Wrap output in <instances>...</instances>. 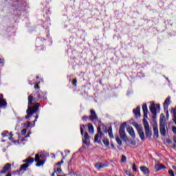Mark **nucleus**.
Wrapping results in <instances>:
<instances>
[{"instance_id": "nucleus-4", "label": "nucleus", "mask_w": 176, "mask_h": 176, "mask_svg": "<svg viewBox=\"0 0 176 176\" xmlns=\"http://www.w3.org/2000/svg\"><path fill=\"white\" fill-rule=\"evenodd\" d=\"M23 163H26L24 164H22L20 167V171H25L27 168H28L30 164L34 163V158L30 157L29 159H26L23 160Z\"/></svg>"}, {"instance_id": "nucleus-35", "label": "nucleus", "mask_w": 176, "mask_h": 176, "mask_svg": "<svg viewBox=\"0 0 176 176\" xmlns=\"http://www.w3.org/2000/svg\"><path fill=\"white\" fill-rule=\"evenodd\" d=\"M27 134V129H24L21 131V135H25Z\"/></svg>"}, {"instance_id": "nucleus-26", "label": "nucleus", "mask_w": 176, "mask_h": 176, "mask_svg": "<svg viewBox=\"0 0 176 176\" xmlns=\"http://www.w3.org/2000/svg\"><path fill=\"white\" fill-rule=\"evenodd\" d=\"M80 133L81 135H83V133H85V125H80Z\"/></svg>"}, {"instance_id": "nucleus-33", "label": "nucleus", "mask_w": 176, "mask_h": 176, "mask_svg": "<svg viewBox=\"0 0 176 176\" xmlns=\"http://www.w3.org/2000/svg\"><path fill=\"white\" fill-rule=\"evenodd\" d=\"M168 174H169L170 176H175V175L174 174V170H173L172 169H170V170H168Z\"/></svg>"}, {"instance_id": "nucleus-52", "label": "nucleus", "mask_w": 176, "mask_h": 176, "mask_svg": "<svg viewBox=\"0 0 176 176\" xmlns=\"http://www.w3.org/2000/svg\"><path fill=\"white\" fill-rule=\"evenodd\" d=\"M166 115H167V116H168V110H166Z\"/></svg>"}, {"instance_id": "nucleus-38", "label": "nucleus", "mask_w": 176, "mask_h": 176, "mask_svg": "<svg viewBox=\"0 0 176 176\" xmlns=\"http://www.w3.org/2000/svg\"><path fill=\"white\" fill-rule=\"evenodd\" d=\"M125 173H126V175L134 176V175H133V173H131V171L126 170Z\"/></svg>"}, {"instance_id": "nucleus-51", "label": "nucleus", "mask_w": 176, "mask_h": 176, "mask_svg": "<svg viewBox=\"0 0 176 176\" xmlns=\"http://www.w3.org/2000/svg\"><path fill=\"white\" fill-rule=\"evenodd\" d=\"M3 63V60H2V59L0 58V63Z\"/></svg>"}, {"instance_id": "nucleus-47", "label": "nucleus", "mask_w": 176, "mask_h": 176, "mask_svg": "<svg viewBox=\"0 0 176 176\" xmlns=\"http://www.w3.org/2000/svg\"><path fill=\"white\" fill-rule=\"evenodd\" d=\"M57 171L54 170V173L52 174V176H54L56 174Z\"/></svg>"}, {"instance_id": "nucleus-18", "label": "nucleus", "mask_w": 176, "mask_h": 176, "mask_svg": "<svg viewBox=\"0 0 176 176\" xmlns=\"http://www.w3.org/2000/svg\"><path fill=\"white\" fill-rule=\"evenodd\" d=\"M155 168L156 171H160V170H164V168H166V166L162 164H157L155 166Z\"/></svg>"}, {"instance_id": "nucleus-49", "label": "nucleus", "mask_w": 176, "mask_h": 176, "mask_svg": "<svg viewBox=\"0 0 176 176\" xmlns=\"http://www.w3.org/2000/svg\"><path fill=\"white\" fill-rule=\"evenodd\" d=\"M173 149H175V148H176V144H174V145L173 146Z\"/></svg>"}, {"instance_id": "nucleus-45", "label": "nucleus", "mask_w": 176, "mask_h": 176, "mask_svg": "<svg viewBox=\"0 0 176 176\" xmlns=\"http://www.w3.org/2000/svg\"><path fill=\"white\" fill-rule=\"evenodd\" d=\"M36 119H38V115L35 116V120H34V126H35V122H36Z\"/></svg>"}, {"instance_id": "nucleus-3", "label": "nucleus", "mask_w": 176, "mask_h": 176, "mask_svg": "<svg viewBox=\"0 0 176 176\" xmlns=\"http://www.w3.org/2000/svg\"><path fill=\"white\" fill-rule=\"evenodd\" d=\"M143 125L146 133V137H147V138H151L152 137V131H151V127H149V122H148V120L145 118L143 119Z\"/></svg>"}, {"instance_id": "nucleus-36", "label": "nucleus", "mask_w": 176, "mask_h": 176, "mask_svg": "<svg viewBox=\"0 0 176 176\" xmlns=\"http://www.w3.org/2000/svg\"><path fill=\"white\" fill-rule=\"evenodd\" d=\"M87 119H89V117L87 116H84L82 117V120H83L84 122H86Z\"/></svg>"}, {"instance_id": "nucleus-48", "label": "nucleus", "mask_w": 176, "mask_h": 176, "mask_svg": "<svg viewBox=\"0 0 176 176\" xmlns=\"http://www.w3.org/2000/svg\"><path fill=\"white\" fill-rule=\"evenodd\" d=\"M172 167H173V170H176V166H173Z\"/></svg>"}, {"instance_id": "nucleus-23", "label": "nucleus", "mask_w": 176, "mask_h": 176, "mask_svg": "<svg viewBox=\"0 0 176 176\" xmlns=\"http://www.w3.org/2000/svg\"><path fill=\"white\" fill-rule=\"evenodd\" d=\"M172 113L173 114V122L176 124V109L175 108H174L172 110Z\"/></svg>"}, {"instance_id": "nucleus-32", "label": "nucleus", "mask_w": 176, "mask_h": 176, "mask_svg": "<svg viewBox=\"0 0 176 176\" xmlns=\"http://www.w3.org/2000/svg\"><path fill=\"white\" fill-rule=\"evenodd\" d=\"M55 171H56V174H61L63 170L61 169L60 167H59V168H58L56 169V170H55Z\"/></svg>"}, {"instance_id": "nucleus-25", "label": "nucleus", "mask_w": 176, "mask_h": 176, "mask_svg": "<svg viewBox=\"0 0 176 176\" xmlns=\"http://www.w3.org/2000/svg\"><path fill=\"white\" fill-rule=\"evenodd\" d=\"M103 144H104L106 146H109V140H108V139L103 140Z\"/></svg>"}, {"instance_id": "nucleus-17", "label": "nucleus", "mask_w": 176, "mask_h": 176, "mask_svg": "<svg viewBox=\"0 0 176 176\" xmlns=\"http://www.w3.org/2000/svg\"><path fill=\"white\" fill-rule=\"evenodd\" d=\"M3 95L0 96V108H2V107H6L8 103H6V101L3 99Z\"/></svg>"}, {"instance_id": "nucleus-14", "label": "nucleus", "mask_w": 176, "mask_h": 176, "mask_svg": "<svg viewBox=\"0 0 176 176\" xmlns=\"http://www.w3.org/2000/svg\"><path fill=\"white\" fill-rule=\"evenodd\" d=\"M170 97L166 98L164 102V111H168V105H170Z\"/></svg>"}, {"instance_id": "nucleus-21", "label": "nucleus", "mask_w": 176, "mask_h": 176, "mask_svg": "<svg viewBox=\"0 0 176 176\" xmlns=\"http://www.w3.org/2000/svg\"><path fill=\"white\" fill-rule=\"evenodd\" d=\"M153 131L155 137H156V138H159V129L157 128V126H154Z\"/></svg>"}, {"instance_id": "nucleus-2", "label": "nucleus", "mask_w": 176, "mask_h": 176, "mask_svg": "<svg viewBox=\"0 0 176 176\" xmlns=\"http://www.w3.org/2000/svg\"><path fill=\"white\" fill-rule=\"evenodd\" d=\"M34 161L36 162V167H41V166H43V163H45V153L36 154Z\"/></svg>"}, {"instance_id": "nucleus-37", "label": "nucleus", "mask_w": 176, "mask_h": 176, "mask_svg": "<svg viewBox=\"0 0 176 176\" xmlns=\"http://www.w3.org/2000/svg\"><path fill=\"white\" fill-rule=\"evenodd\" d=\"M25 127H30L31 126V122H28L24 124Z\"/></svg>"}, {"instance_id": "nucleus-29", "label": "nucleus", "mask_w": 176, "mask_h": 176, "mask_svg": "<svg viewBox=\"0 0 176 176\" xmlns=\"http://www.w3.org/2000/svg\"><path fill=\"white\" fill-rule=\"evenodd\" d=\"M132 169L133 171H135V173H137L138 169H137V165L135 164H133Z\"/></svg>"}, {"instance_id": "nucleus-12", "label": "nucleus", "mask_w": 176, "mask_h": 176, "mask_svg": "<svg viewBox=\"0 0 176 176\" xmlns=\"http://www.w3.org/2000/svg\"><path fill=\"white\" fill-rule=\"evenodd\" d=\"M126 131L132 138H135V132H134V129H133V126H128L126 128Z\"/></svg>"}, {"instance_id": "nucleus-50", "label": "nucleus", "mask_w": 176, "mask_h": 176, "mask_svg": "<svg viewBox=\"0 0 176 176\" xmlns=\"http://www.w3.org/2000/svg\"><path fill=\"white\" fill-rule=\"evenodd\" d=\"M6 176H12V174L8 173V174L6 175Z\"/></svg>"}, {"instance_id": "nucleus-41", "label": "nucleus", "mask_w": 176, "mask_h": 176, "mask_svg": "<svg viewBox=\"0 0 176 176\" xmlns=\"http://www.w3.org/2000/svg\"><path fill=\"white\" fill-rule=\"evenodd\" d=\"M63 163H64V161L61 160L60 162L56 163V166H60V164H63Z\"/></svg>"}, {"instance_id": "nucleus-44", "label": "nucleus", "mask_w": 176, "mask_h": 176, "mask_svg": "<svg viewBox=\"0 0 176 176\" xmlns=\"http://www.w3.org/2000/svg\"><path fill=\"white\" fill-rule=\"evenodd\" d=\"M166 142L170 144L173 143V141H171V140L168 139L166 140Z\"/></svg>"}, {"instance_id": "nucleus-1", "label": "nucleus", "mask_w": 176, "mask_h": 176, "mask_svg": "<svg viewBox=\"0 0 176 176\" xmlns=\"http://www.w3.org/2000/svg\"><path fill=\"white\" fill-rule=\"evenodd\" d=\"M28 100V105L26 111L28 115L25 116V119H30V118H31L34 113H36L38 109H39V103L35 102V99L32 95H30Z\"/></svg>"}, {"instance_id": "nucleus-30", "label": "nucleus", "mask_w": 176, "mask_h": 176, "mask_svg": "<svg viewBox=\"0 0 176 176\" xmlns=\"http://www.w3.org/2000/svg\"><path fill=\"white\" fill-rule=\"evenodd\" d=\"M39 83H41V81H38V82H35L34 89L36 90L39 89Z\"/></svg>"}, {"instance_id": "nucleus-15", "label": "nucleus", "mask_w": 176, "mask_h": 176, "mask_svg": "<svg viewBox=\"0 0 176 176\" xmlns=\"http://www.w3.org/2000/svg\"><path fill=\"white\" fill-rule=\"evenodd\" d=\"M1 135H2V137H7V135H10V137L8 138V140L12 141V138L13 137V133H9V132L8 131H4L1 133Z\"/></svg>"}, {"instance_id": "nucleus-7", "label": "nucleus", "mask_w": 176, "mask_h": 176, "mask_svg": "<svg viewBox=\"0 0 176 176\" xmlns=\"http://www.w3.org/2000/svg\"><path fill=\"white\" fill-rule=\"evenodd\" d=\"M135 127L142 141H144V140H145V133H144V130L142 129V126H141L138 124H136Z\"/></svg>"}, {"instance_id": "nucleus-39", "label": "nucleus", "mask_w": 176, "mask_h": 176, "mask_svg": "<svg viewBox=\"0 0 176 176\" xmlns=\"http://www.w3.org/2000/svg\"><path fill=\"white\" fill-rule=\"evenodd\" d=\"M82 142L85 145H89V142H87V140H86V139H82Z\"/></svg>"}, {"instance_id": "nucleus-8", "label": "nucleus", "mask_w": 176, "mask_h": 176, "mask_svg": "<svg viewBox=\"0 0 176 176\" xmlns=\"http://www.w3.org/2000/svg\"><path fill=\"white\" fill-rule=\"evenodd\" d=\"M119 134H120V138L122 139L124 141H126V140H127L126 132H124V125H121L120 126Z\"/></svg>"}, {"instance_id": "nucleus-31", "label": "nucleus", "mask_w": 176, "mask_h": 176, "mask_svg": "<svg viewBox=\"0 0 176 176\" xmlns=\"http://www.w3.org/2000/svg\"><path fill=\"white\" fill-rule=\"evenodd\" d=\"M89 133H87V132H86L84 135V140H89Z\"/></svg>"}, {"instance_id": "nucleus-11", "label": "nucleus", "mask_w": 176, "mask_h": 176, "mask_svg": "<svg viewBox=\"0 0 176 176\" xmlns=\"http://www.w3.org/2000/svg\"><path fill=\"white\" fill-rule=\"evenodd\" d=\"M12 167V165L9 163L6 164L2 168V170L1 171V174H6V173H8L9 170H10Z\"/></svg>"}, {"instance_id": "nucleus-5", "label": "nucleus", "mask_w": 176, "mask_h": 176, "mask_svg": "<svg viewBox=\"0 0 176 176\" xmlns=\"http://www.w3.org/2000/svg\"><path fill=\"white\" fill-rule=\"evenodd\" d=\"M160 111V104H156L155 103L151 104L150 107V111L153 115V118L157 115V112Z\"/></svg>"}, {"instance_id": "nucleus-9", "label": "nucleus", "mask_w": 176, "mask_h": 176, "mask_svg": "<svg viewBox=\"0 0 176 176\" xmlns=\"http://www.w3.org/2000/svg\"><path fill=\"white\" fill-rule=\"evenodd\" d=\"M160 134L162 135L163 137L166 136V124H164V122H160Z\"/></svg>"}, {"instance_id": "nucleus-10", "label": "nucleus", "mask_w": 176, "mask_h": 176, "mask_svg": "<svg viewBox=\"0 0 176 176\" xmlns=\"http://www.w3.org/2000/svg\"><path fill=\"white\" fill-rule=\"evenodd\" d=\"M135 117L138 119V118L141 117V107L138 106L136 109H134L133 111Z\"/></svg>"}, {"instance_id": "nucleus-16", "label": "nucleus", "mask_w": 176, "mask_h": 176, "mask_svg": "<svg viewBox=\"0 0 176 176\" xmlns=\"http://www.w3.org/2000/svg\"><path fill=\"white\" fill-rule=\"evenodd\" d=\"M140 170L143 173V174H144V175H146L150 173L149 168L144 166H140Z\"/></svg>"}, {"instance_id": "nucleus-19", "label": "nucleus", "mask_w": 176, "mask_h": 176, "mask_svg": "<svg viewBox=\"0 0 176 176\" xmlns=\"http://www.w3.org/2000/svg\"><path fill=\"white\" fill-rule=\"evenodd\" d=\"M108 165L102 164V163H97L95 164L96 168L98 170H101V168H104V167H107Z\"/></svg>"}, {"instance_id": "nucleus-46", "label": "nucleus", "mask_w": 176, "mask_h": 176, "mask_svg": "<svg viewBox=\"0 0 176 176\" xmlns=\"http://www.w3.org/2000/svg\"><path fill=\"white\" fill-rule=\"evenodd\" d=\"M173 141H174L175 144H176V135L175 136H173Z\"/></svg>"}, {"instance_id": "nucleus-27", "label": "nucleus", "mask_w": 176, "mask_h": 176, "mask_svg": "<svg viewBox=\"0 0 176 176\" xmlns=\"http://www.w3.org/2000/svg\"><path fill=\"white\" fill-rule=\"evenodd\" d=\"M98 134L100 135V138L102 137V133L101 132V127H100V126L98 127Z\"/></svg>"}, {"instance_id": "nucleus-53", "label": "nucleus", "mask_w": 176, "mask_h": 176, "mask_svg": "<svg viewBox=\"0 0 176 176\" xmlns=\"http://www.w3.org/2000/svg\"><path fill=\"white\" fill-rule=\"evenodd\" d=\"M36 79H37V80L39 79V76H36Z\"/></svg>"}, {"instance_id": "nucleus-42", "label": "nucleus", "mask_w": 176, "mask_h": 176, "mask_svg": "<svg viewBox=\"0 0 176 176\" xmlns=\"http://www.w3.org/2000/svg\"><path fill=\"white\" fill-rule=\"evenodd\" d=\"M76 83H78V80L76 79L73 80V86H76Z\"/></svg>"}, {"instance_id": "nucleus-24", "label": "nucleus", "mask_w": 176, "mask_h": 176, "mask_svg": "<svg viewBox=\"0 0 176 176\" xmlns=\"http://www.w3.org/2000/svg\"><path fill=\"white\" fill-rule=\"evenodd\" d=\"M116 142L118 144V145H122V140H120V138H119V136L116 137Z\"/></svg>"}, {"instance_id": "nucleus-6", "label": "nucleus", "mask_w": 176, "mask_h": 176, "mask_svg": "<svg viewBox=\"0 0 176 176\" xmlns=\"http://www.w3.org/2000/svg\"><path fill=\"white\" fill-rule=\"evenodd\" d=\"M91 115L89 116V120L92 122V123H96V122H98V116H97V113L94 109L90 110Z\"/></svg>"}, {"instance_id": "nucleus-40", "label": "nucleus", "mask_w": 176, "mask_h": 176, "mask_svg": "<svg viewBox=\"0 0 176 176\" xmlns=\"http://www.w3.org/2000/svg\"><path fill=\"white\" fill-rule=\"evenodd\" d=\"M172 131L176 135V126L172 127Z\"/></svg>"}, {"instance_id": "nucleus-43", "label": "nucleus", "mask_w": 176, "mask_h": 176, "mask_svg": "<svg viewBox=\"0 0 176 176\" xmlns=\"http://www.w3.org/2000/svg\"><path fill=\"white\" fill-rule=\"evenodd\" d=\"M131 145H133L134 146L136 145L137 142H135V140H132V141H131Z\"/></svg>"}, {"instance_id": "nucleus-22", "label": "nucleus", "mask_w": 176, "mask_h": 176, "mask_svg": "<svg viewBox=\"0 0 176 176\" xmlns=\"http://www.w3.org/2000/svg\"><path fill=\"white\" fill-rule=\"evenodd\" d=\"M110 138H113V133H112V126H110L107 131Z\"/></svg>"}, {"instance_id": "nucleus-13", "label": "nucleus", "mask_w": 176, "mask_h": 176, "mask_svg": "<svg viewBox=\"0 0 176 176\" xmlns=\"http://www.w3.org/2000/svg\"><path fill=\"white\" fill-rule=\"evenodd\" d=\"M142 110L144 112V118L145 119L148 118V106H146V104H143L142 106Z\"/></svg>"}, {"instance_id": "nucleus-54", "label": "nucleus", "mask_w": 176, "mask_h": 176, "mask_svg": "<svg viewBox=\"0 0 176 176\" xmlns=\"http://www.w3.org/2000/svg\"><path fill=\"white\" fill-rule=\"evenodd\" d=\"M29 85H32V83H31V82H29Z\"/></svg>"}, {"instance_id": "nucleus-20", "label": "nucleus", "mask_w": 176, "mask_h": 176, "mask_svg": "<svg viewBox=\"0 0 176 176\" xmlns=\"http://www.w3.org/2000/svg\"><path fill=\"white\" fill-rule=\"evenodd\" d=\"M88 131L90 134L94 133V127L93 126V124H91V123L88 124Z\"/></svg>"}, {"instance_id": "nucleus-34", "label": "nucleus", "mask_w": 176, "mask_h": 176, "mask_svg": "<svg viewBox=\"0 0 176 176\" xmlns=\"http://www.w3.org/2000/svg\"><path fill=\"white\" fill-rule=\"evenodd\" d=\"M127 160V158L125 157V155H122V158H121V162L122 163H124V162H126V160Z\"/></svg>"}, {"instance_id": "nucleus-28", "label": "nucleus", "mask_w": 176, "mask_h": 176, "mask_svg": "<svg viewBox=\"0 0 176 176\" xmlns=\"http://www.w3.org/2000/svg\"><path fill=\"white\" fill-rule=\"evenodd\" d=\"M98 137H100V133H98L95 135L94 142H98Z\"/></svg>"}, {"instance_id": "nucleus-55", "label": "nucleus", "mask_w": 176, "mask_h": 176, "mask_svg": "<svg viewBox=\"0 0 176 176\" xmlns=\"http://www.w3.org/2000/svg\"><path fill=\"white\" fill-rule=\"evenodd\" d=\"M26 137H30V135H28Z\"/></svg>"}]
</instances>
